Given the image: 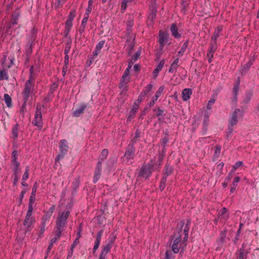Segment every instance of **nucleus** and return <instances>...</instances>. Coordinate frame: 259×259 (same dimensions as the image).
Instances as JSON below:
<instances>
[{
    "mask_svg": "<svg viewBox=\"0 0 259 259\" xmlns=\"http://www.w3.org/2000/svg\"><path fill=\"white\" fill-rule=\"evenodd\" d=\"M70 216L68 210L60 211L56 218L55 230L63 232L65 228L67 219Z\"/></svg>",
    "mask_w": 259,
    "mask_h": 259,
    "instance_id": "obj_3",
    "label": "nucleus"
},
{
    "mask_svg": "<svg viewBox=\"0 0 259 259\" xmlns=\"http://www.w3.org/2000/svg\"><path fill=\"white\" fill-rule=\"evenodd\" d=\"M179 61V58H177L174 61V62L170 65V68L169 69V70H168L169 72L174 73L176 71V69H177V68L179 66V64H178Z\"/></svg>",
    "mask_w": 259,
    "mask_h": 259,
    "instance_id": "obj_21",
    "label": "nucleus"
},
{
    "mask_svg": "<svg viewBox=\"0 0 259 259\" xmlns=\"http://www.w3.org/2000/svg\"><path fill=\"white\" fill-rule=\"evenodd\" d=\"M5 102L8 107L12 106V99L11 97L7 94L4 95Z\"/></svg>",
    "mask_w": 259,
    "mask_h": 259,
    "instance_id": "obj_32",
    "label": "nucleus"
},
{
    "mask_svg": "<svg viewBox=\"0 0 259 259\" xmlns=\"http://www.w3.org/2000/svg\"><path fill=\"white\" fill-rule=\"evenodd\" d=\"M69 57L68 55H65L64 58V65L65 66L66 69L68 68L69 64Z\"/></svg>",
    "mask_w": 259,
    "mask_h": 259,
    "instance_id": "obj_53",
    "label": "nucleus"
},
{
    "mask_svg": "<svg viewBox=\"0 0 259 259\" xmlns=\"http://www.w3.org/2000/svg\"><path fill=\"white\" fill-rule=\"evenodd\" d=\"M164 63H165V61H164V60L163 59L156 66L155 69L153 70V75L154 78H156L157 77L159 71L163 68V67L164 65Z\"/></svg>",
    "mask_w": 259,
    "mask_h": 259,
    "instance_id": "obj_13",
    "label": "nucleus"
},
{
    "mask_svg": "<svg viewBox=\"0 0 259 259\" xmlns=\"http://www.w3.org/2000/svg\"><path fill=\"white\" fill-rule=\"evenodd\" d=\"M74 187L76 188L79 187V180L78 178H75L73 182Z\"/></svg>",
    "mask_w": 259,
    "mask_h": 259,
    "instance_id": "obj_60",
    "label": "nucleus"
},
{
    "mask_svg": "<svg viewBox=\"0 0 259 259\" xmlns=\"http://www.w3.org/2000/svg\"><path fill=\"white\" fill-rule=\"evenodd\" d=\"M242 164V162L240 161H237L233 165L234 169H236Z\"/></svg>",
    "mask_w": 259,
    "mask_h": 259,
    "instance_id": "obj_59",
    "label": "nucleus"
},
{
    "mask_svg": "<svg viewBox=\"0 0 259 259\" xmlns=\"http://www.w3.org/2000/svg\"><path fill=\"white\" fill-rule=\"evenodd\" d=\"M105 44V41L102 40L100 41L96 46V49H98V50H100V51L103 47Z\"/></svg>",
    "mask_w": 259,
    "mask_h": 259,
    "instance_id": "obj_51",
    "label": "nucleus"
},
{
    "mask_svg": "<svg viewBox=\"0 0 259 259\" xmlns=\"http://www.w3.org/2000/svg\"><path fill=\"white\" fill-rule=\"evenodd\" d=\"M252 65V61H249L247 63H246L243 66V67H242V68L241 69V73H245L246 72H247L249 69V68H250V67Z\"/></svg>",
    "mask_w": 259,
    "mask_h": 259,
    "instance_id": "obj_31",
    "label": "nucleus"
},
{
    "mask_svg": "<svg viewBox=\"0 0 259 259\" xmlns=\"http://www.w3.org/2000/svg\"><path fill=\"white\" fill-rule=\"evenodd\" d=\"M20 164L17 161L12 162L13 171L14 176H19L20 169L19 168Z\"/></svg>",
    "mask_w": 259,
    "mask_h": 259,
    "instance_id": "obj_20",
    "label": "nucleus"
},
{
    "mask_svg": "<svg viewBox=\"0 0 259 259\" xmlns=\"http://www.w3.org/2000/svg\"><path fill=\"white\" fill-rule=\"evenodd\" d=\"M166 182V177H163L162 179L161 180L160 185H159V189L161 190V191H162L164 190Z\"/></svg>",
    "mask_w": 259,
    "mask_h": 259,
    "instance_id": "obj_40",
    "label": "nucleus"
},
{
    "mask_svg": "<svg viewBox=\"0 0 259 259\" xmlns=\"http://www.w3.org/2000/svg\"><path fill=\"white\" fill-rule=\"evenodd\" d=\"M217 215L220 222L225 223L229 218L228 210L226 207H223L218 211Z\"/></svg>",
    "mask_w": 259,
    "mask_h": 259,
    "instance_id": "obj_9",
    "label": "nucleus"
},
{
    "mask_svg": "<svg viewBox=\"0 0 259 259\" xmlns=\"http://www.w3.org/2000/svg\"><path fill=\"white\" fill-rule=\"evenodd\" d=\"M18 128L19 125L18 124H15L12 128V137L14 139L17 138L18 136Z\"/></svg>",
    "mask_w": 259,
    "mask_h": 259,
    "instance_id": "obj_26",
    "label": "nucleus"
},
{
    "mask_svg": "<svg viewBox=\"0 0 259 259\" xmlns=\"http://www.w3.org/2000/svg\"><path fill=\"white\" fill-rule=\"evenodd\" d=\"M135 149L134 144H130L127 147L126 150L124 153V156L127 159H133L135 156Z\"/></svg>",
    "mask_w": 259,
    "mask_h": 259,
    "instance_id": "obj_11",
    "label": "nucleus"
},
{
    "mask_svg": "<svg viewBox=\"0 0 259 259\" xmlns=\"http://www.w3.org/2000/svg\"><path fill=\"white\" fill-rule=\"evenodd\" d=\"M217 42H212L211 43L210 46L209 48V50L208 52H211V53H214L217 50Z\"/></svg>",
    "mask_w": 259,
    "mask_h": 259,
    "instance_id": "obj_39",
    "label": "nucleus"
},
{
    "mask_svg": "<svg viewBox=\"0 0 259 259\" xmlns=\"http://www.w3.org/2000/svg\"><path fill=\"white\" fill-rule=\"evenodd\" d=\"M72 25V21L67 19L66 22V29L69 30Z\"/></svg>",
    "mask_w": 259,
    "mask_h": 259,
    "instance_id": "obj_48",
    "label": "nucleus"
},
{
    "mask_svg": "<svg viewBox=\"0 0 259 259\" xmlns=\"http://www.w3.org/2000/svg\"><path fill=\"white\" fill-rule=\"evenodd\" d=\"M65 0H56V8H58L60 6L63 5L65 3Z\"/></svg>",
    "mask_w": 259,
    "mask_h": 259,
    "instance_id": "obj_52",
    "label": "nucleus"
},
{
    "mask_svg": "<svg viewBox=\"0 0 259 259\" xmlns=\"http://www.w3.org/2000/svg\"><path fill=\"white\" fill-rule=\"evenodd\" d=\"M239 80H238V81L234 84L233 89L234 97L236 99H237V96L239 90Z\"/></svg>",
    "mask_w": 259,
    "mask_h": 259,
    "instance_id": "obj_30",
    "label": "nucleus"
},
{
    "mask_svg": "<svg viewBox=\"0 0 259 259\" xmlns=\"http://www.w3.org/2000/svg\"><path fill=\"white\" fill-rule=\"evenodd\" d=\"M209 115L205 113L204 115V120L203 121V132L204 134L206 133L207 130V126L209 123Z\"/></svg>",
    "mask_w": 259,
    "mask_h": 259,
    "instance_id": "obj_22",
    "label": "nucleus"
},
{
    "mask_svg": "<svg viewBox=\"0 0 259 259\" xmlns=\"http://www.w3.org/2000/svg\"><path fill=\"white\" fill-rule=\"evenodd\" d=\"M31 36L29 37V41L32 43L34 40L36 35V32L34 30L31 31Z\"/></svg>",
    "mask_w": 259,
    "mask_h": 259,
    "instance_id": "obj_45",
    "label": "nucleus"
},
{
    "mask_svg": "<svg viewBox=\"0 0 259 259\" xmlns=\"http://www.w3.org/2000/svg\"><path fill=\"white\" fill-rule=\"evenodd\" d=\"M242 116V112L239 109H236L232 113L229 119L228 136L232 134L233 126L237 124L239 118Z\"/></svg>",
    "mask_w": 259,
    "mask_h": 259,
    "instance_id": "obj_4",
    "label": "nucleus"
},
{
    "mask_svg": "<svg viewBox=\"0 0 259 259\" xmlns=\"http://www.w3.org/2000/svg\"><path fill=\"white\" fill-rule=\"evenodd\" d=\"M153 88V85L151 84H149L147 85L142 91V92L140 95V98H142V97H145L146 95H147L150 91L152 90Z\"/></svg>",
    "mask_w": 259,
    "mask_h": 259,
    "instance_id": "obj_23",
    "label": "nucleus"
},
{
    "mask_svg": "<svg viewBox=\"0 0 259 259\" xmlns=\"http://www.w3.org/2000/svg\"><path fill=\"white\" fill-rule=\"evenodd\" d=\"M133 0H122L121 3V12L123 13L126 9L127 3L132 2Z\"/></svg>",
    "mask_w": 259,
    "mask_h": 259,
    "instance_id": "obj_33",
    "label": "nucleus"
},
{
    "mask_svg": "<svg viewBox=\"0 0 259 259\" xmlns=\"http://www.w3.org/2000/svg\"><path fill=\"white\" fill-rule=\"evenodd\" d=\"M153 164H149L148 165L143 166L140 171L139 176L147 179L152 174L153 169Z\"/></svg>",
    "mask_w": 259,
    "mask_h": 259,
    "instance_id": "obj_7",
    "label": "nucleus"
},
{
    "mask_svg": "<svg viewBox=\"0 0 259 259\" xmlns=\"http://www.w3.org/2000/svg\"><path fill=\"white\" fill-rule=\"evenodd\" d=\"M75 15H75V11L73 10V11H70L68 19L73 21V20L74 19V18L75 17Z\"/></svg>",
    "mask_w": 259,
    "mask_h": 259,
    "instance_id": "obj_49",
    "label": "nucleus"
},
{
    "mask_svg": "<svg viewBox=\"0 0 259 259\" xmlns=\"http://www.w3.org/2000/svg\"><path fill=\"white\" fill-rule=\"evenodd\" d=\"M188 46V40H186L184 44L183 45L182 47H181L180 50L178 53V56L179 57L182 56L184 54V53L185 52L186 49L187 48Z\"/></svg>",
    "mask_w": 259,
    "mask_h": 259,
    "instance_id": "obj_24",
    "label": "nucleus"
},
{
    "mask_svg": "<svg viewBox=\"0 0 259 259\" xmlns=\"http://www.w3.org/2000/svg\"><path fill=\"white\" fill-rule=\"evenodd\" d=\"M110 252V246H103L99 259H106L107 254Z\"/></svg>",
    "mask_w": 259,
    "mask_h": 259,
    "instance_id": "obj_18",
    "label": "nucleus"
},
{
    "mask_svg": "<svg viewBox=\"0 0 259 259\" xmlns=\"http://www.w3.org/2000/svg\"><path fill=\"white\" fill-rule=\"evenodd\" d=\"M32 124L37 126L39 130H41L42 127L43 122L42 115L41 112L40 105L37 104L36 107V111L34 114V118L32 120Z\"/></svg>",
    "mask_w": 259,
    "mask_h": 259,
    "instance_id": "obj_5",
    "label": "nucleus"
},
{
    "mask_svg": "<svg viewBox=\"0 0 259 259\" xmlns=\"http://www.w3.org/2000/svg\"><path fill=\"white\" fill-rule=\"evenodd\" d=\"M226 238V233L225 232H222L220 235V239L222 242H223Z\"/></svg>",
    "mask_w": 259,
    "mask_h": 259,
    "instance_id": "obj_63",
    "label": "nucleus"
},
{
    "mask_svg": "<svg viewBox=\"0 0 259 259\" xmlns=\"http://www.w3.org/2000/svg\"><path fill=\"white\" fill-rule=\"evenodd\" d=\"M172 171V167L169 165H166L164 169L163 177H166V178L167 176L171 174Z\"/></svg>",
    "mask_w": 259,
    "mask_h": 259,
    "instance_id": "obj_27",
    "label": "nucleus"
},
{
    "mask_svg": "<svg viewBox=\"0 0 259 259\" xmlns=\"http://www.w3.org/2000/svg\"><path fill=\"white\" fill-rule=\"evenodd\" d=\"M68 146L67 141L65 140H61L59 142V150L61 154H59L56 158V160L63 158L65 154L68 152Z\"/></svg>",
    "mask_w": 259,
    "mask_h": 259,
    "instance_id": "obj_8",
    "label": "nucleus"
},
{
    "mask_svg": "<svg viewBox=\"0 0 259 259\" xmlns=\"http://www.w3.org/2000/svg\"><path fill=\"white\" fill-rule=\"evenodd\" d=\"M62 232L55 230V236L51 240L50 243L51 245H53L56 241L61 237L62 235Z\"/></svg>",
    "mask_w": 259,
    "mask_h": 259,
    "instance_id": "obj_25",
    "label": "nucleus"
},
{
    "mask_svg": "<svg viewBox=\"0 0 259 259\" xmlns=\"http://www.w3.org/2000/svg\"><path fill=\"white\" fill-rule=\"evenodd\" d=\"M101 169H102V164L100 162H98L97 167L96 168L94 178H93V182L94 183H97V182L99 180V179L100 178L101 174Z\"/></svg>",
    "mask_w": 259,
    "mask_h": 259,
    "instance_id": "obj_12",
    "label": "nucleus"
},
{
    "mask_svg": "<svg viewBox=\"0 0 259 259\" xmlns=\"http://www.w3.org/2000/svg\"><path fill=\"white\" fill-rule=\"evenodd\" d=\"M33 207L31 205L29 207L26 213L23 225L27 230L32 227L35 222V219L32 217Z\"/></svg>",
    "mask_w": 259,
    "mask_h": 259,
    "instance_id": "obj_6",
    "label": "nucleus"
},
{
    "mask_svg": "<svg viewBox=\"0 0 259 259\" xmlns=\"http://www.w3.org/2000/svg\"><path fill=\"white\" fill-rule=\"evenodd\" d=\"M164 86L162 85L159 88L158 91L156 93L160 96L161 95V94L162 93V92L164 90Z\"/></svg>",
    "mask_w": 259,
    "mask_h": 259,
    "instance_id": "obj_61",
    "label": "nucleus"
},
{
    "mask_svg": "<svg viewBox=\"0 0 259 259\" xmlns=\"http://www.w3.org/2000/svg\"><path fill=\"white\" fill-rule=\"evenodd\" d=\"M35 196H36V193H33V192H31V196L29 199V203L28 205V207L30 206V205H31L33 207V203L35 201Z\"/></svg>",
    "mask_w": 259,
    "mask_h": 259,
    "instance_id": "obj_41",
    "label": "nucleus"
},
{
    "mask_svg": "<svg viewBox=\"0 0 259 259\" xmlns=\"http://www.w3.org/2000/svg\"><path fill=\"white\" fill-rule=\"evenodd\" d=\"M88 19H87L86 18H83L82 20V22H81V26L80 27L82 28V30H83L86 26V25H87V22H88Z\"/></svg>",
    "mask_w": 259,
    "mask_h": 259,
    "instance_id": "obj_50",
    "label": "nucleus"
},
{
    "mask_svg": "<svg viewBox=\"0 0 259 259\" xmlns=\"http://www.w3.org/2000/svg\"><path fill=\"white\" fill-rule=\"evenodd\" d=\"M247 254L245 252L244 249L243 248H241L239 251V259H244L246 258Z\"/></svg>",
    "mask_w": 259,
    "mask_h": 259,
    "instance_id": "obj_35",
    "label": "nucleus"
},
{
    "mask_svg": "<svg viewBox=\"0 0 259 259\" xmlns=\"http://www.w3.org/2000/svg\"><path fill=\"white\" fill-rule=\"evenodd\" d=\"M29 168L27 166L25 169V172L22 176V181H26L29 177Z\"/></svg>",
    "mask_w": 259,
    "mask_h": 259,
    "instance_id": "obj_42",
    "label": "nucleus"
},
{
    "mask_svg": "<svg viewBox=\"0 0 259 259\" xmlns=\"http://www.w3.org/2000/svg\"><path fill=\"white\" fill-rule=\"evenodd\" d=\"M165 153V150L164 147L162 148L161 152L159 153L158 155V162L159 164L160 165L162 162L163 158Z\"/></svg>",
    "mask_w": 259,
    "mask_h": 259,
    "instance_id": "obj_29",
    "label": "nucleus"
},
{
    "mask_svg": "<svg viewBox=\"0 0 259 259\" xmlns=\"http://www.w3.org/2000/svg\"><path fill=\"white\" fill-rule=\"evenodd\" d=\"M8 79V75L6 71L4 70L0 71V80Z\"/></svg>",
    "mask_w": 259,
    "mask_h": 259,
    "instance_id": "obj_38",
    "label": "nucleus"
},
{
    "mask_svg": "<svg viewBox=\"0 0 259 259\" xmlns=\"http://www.w3.org/2000/svg\"><path fill=\"white\" fill-rule=\"evenodd\" d=\"M108 154V151L107 149H103L101 153V154L103 156H105V157H107Z\"/></svg>",
    "mask_w": 259,
    "mask_h": 259,
    "instance_id": "obj_64",
    "label": "nucleus"
},
{
    "mask_svg": "<svg viewBox=\"0 0 259 259\" xmlns=\"http://www.w3.org/2000/svg\"><path fill=\"white\" fill-rule=\"evenodd\" d=\"M141 52L140 51L137 52L134 55V56L132 57V60H133L135 61L137 60L139 58Z\"/></svg>",
    "mask_w": 259,
    "mask_h": 259,
    "instance_id": "obj_56",
    "label": "nucleus"
},
{
    "mask_svg": "<svg viewBox=\"0 0 259 259\" xmlns=\"http://www.w3.org/2000/svg\"><path fill=\"white\" fill-rule=\"evenodd\" d=\"M133 24H134L133 18L132 17H130L126 22L127 29L128 31L131 30V29L132 28V27L133 26Z\"/></svg>",
    "mask_w": 259,
    "mask_h": 259,
    "instance_id": "obj_37",
    "label": "nucleus"
},
{
    "mask_svg": "<svg viewBox=\"0 0 259 259\" xmlns=\"http://www.w3.org/2000/svg\"><path fill=\"white\" fill-rule=\"evenodd\" d=\"M215 100L214 99H211L208 102L207 105V109L210 110L211 109L212 105L215 103Z\"/></svg>",
    "mask_w": 259,
    "mask_h": 259,
    "instance_id": "obj_46",
    "label": "nucleus"
},
{
    "mask_svg": "<svg viewBox=\"0 0 259 259\" xmlns=\"http://www.w3.org/2000/svg\"><path fill=\"white\" fill-rule=\"evenodd\" d=\"M50 218V215H48L47 214L44 215L42 218V224H45L46 225V223L49 221Z\"/></svg>",
    "mask_w": 259,
    "mask_h": 259,
    "instance_id": "obj_57",
    "label": "nucleus"
},
{
    "mask_svg": "<svg viewBox=\"0 0 259 259\" xmlns=\"http://www.w3.org/2000/svg\"><path fill=\"white\" fill-rule=\"evenodd\" d=\"M169 34L162 31H159L158 36V42L160 45V49H163L164 46L168 44Z\"/></svg>",
    "mask_w": 259,
    "mask_h": 259,
    "instance_id": "obj_10",
    "label": "nucleus"
},
{
    "mask_svg": "<svg viewBox=\"0 0 259 259\" xmlns=\"http://www.w3.org/2000/svg\"><path fill=\"white\" fill-rule=\"evenodd\" d=\"M185 225L184 221H181L177 224L176 232L172 237L173 240L171 244V249L175 253H177L181 250L183 251L187 245V241L188 238L189 229L186 227L184 230L185 237L182 240V229Z\"/></svg>",
    "mask_w": 259,
    "mask_h": 259,
    "instance_id": "obj_1",
    "label": "nucleus"
},
{
    "mask_svg": "<svg viewBox=\"0 0 259 259\" xmlns=\"http://www.w3.org/2000/svg\"><path fill=\"white\" fill-rule=\"evenodd\" d=\"M70 45L69 44H67L66 45V46L64 49V54L65 55H68V53L70 51Z\"/></svg>",
    "mask_w": 259,
    "mask_h": 259,
    "instance_id": "obj_55",
    "label": "nucleus"
},
{
    "mask_svg": "<svg viewBox=\"0 0 259 259\" xmlns=\"http://www.w3.org/2000/svg\"><path fill=\"white\" fill-rule=\"evenodd\" d=\"M192 94V91L191 89H185L182 92V99L184 101H186L190 98Z\"/></svg>",
    "mask_w": 259,
    "mask_h": 259,
    "instance_id": "obj_16",
    "label": "nucleus"
},
{
    "mask_svg": "<svg viewBox=\"0 0 259 259\" xmlns=\"http://www.w3.org/2000/svg\"><path fill=\"white\" fill-rule=\"evenodd\" d=\"M240 178L238 176H236L235 177L234 180L232 183V186L231 188L230 191L231 192L233 193L236 189V188L237 186V184L240 181Z\"/></svg>",
    "mask_w": 259,
    "mask_h": 259,
    "instance_id": "obj_28",
    "label": "nucleus"
},
{
    "mask_svg": "<svg viewBox=\"0 0 259 259\" xmlns=\"http://www.w3.org/2000/svg\"><path fill=\"white\" fill-rule=\"evenodd\" d=\"M223 30V26L218 27L215 30L211 37V41L216 42L217 38L220 36L221 32Z\"/></svg>",
    "mask_w": 259,
    "mask_h": 259,
    "instance_id": "obj_17",
    "label": "nucleus"
},
{
    "mask_svg": "<svg viewBox=\"0 0 259 259\" xmlns=\"http://www.w3.org/2000/svg\"><path fill=\"white\" fill-rule=\"evenodd\" d=\"M109 239V240L108 242L104 246H110V250L112 247V245L115 240V237L114 235H112V236H110Z\"/></svg>",
    "mask_w": 259,
    "mask_h": 259,
    "instance_id": "obj_36",
    "label": "nucleus"
},
{
    "mask_svg": "<svg viewBox=\"0 0 259 259\" xmlns=\"http://www.w3.org/2000/svg\"><path fill=\"white\" fill-rule=\"evenodd\" d=\"M45 228H46V225L45 224H41L40 228V230L39 231V232L38 233V236L39 237H42V236L45 232Z\"/></svg>",
    "mask_w": 259,
    "mask_h": 259,
    "instance_id": "obj_43",
    "label": "nucleus"
},
{
    "mask_svg": "<svg viewBox=\"0 0 259 259\" xmlns=\"http://www.w3.org/2000/svg\"><path fill=\"white\" fill-rule=\"evenodd\" d=\"M207 57L208 58V61L209 63L211 62L212 59L213 57V54L211 52H208L207 54Z\"/></svg>",
    "mask_w": 259,
    "mask_h": 259,
    "instance_id": "obj_58",
    "label": "nucleus"
},
{
    "mask_svg": "<svg viewBox=\"0 0 259 259\" xmlns=\"http://www.w3.org/2000/svg\"><path fill=\"white\" fill-rule=\"evenodd\" d=\"M30 78L26 82L25 88L22 93L24 97V104L21 109L22 112H23V109L25 107L26 103L27 101L30 94L32 92L33 89L34 88V78L32 77L33 66H32L30 69Z\"/></svg>",
    "mask_w": 259,
    "mask_h": 259,
    "instance_id": "obj_2",
    "label": "nucleus"
},
{
    "mask_svg": "<svg viewBox=\"0 0 259 259\" xmlns=\"http://www.w3.org/2000/svg\"><path fill=\"white\" fill-rule=\"evenodd\" d=\"M19 17V13L18 12H15L12 17L11 23L13 25H15L17 23V20Z\"/></svg>",
    "mask_w": 259,
    "mask_h": 259,
    "instance_id": "obj_34",
    "label": "nucleus"
},
{
    "mask_svg": "<svg viewBox=\"0 0 259 259\" xmlns=\"http://www.w3.org/2000/svg\"><path fill=\"white\" fill-rule=\"evenodd\" d=\"M17 152L16 151H13V153H12V162H14L15 161H17L16 159H17Z\"/></svg>",
    "mask_w": 259,
    "mask_h": 259,
    "instance_id": "obj_62",
    "label": "nucleus"
},
{
    "mask_svg": "<svg viewBox=\"0 0 259 259\" xmlns=\"http://www.w3.org/2000/svg\"><path fill=\"white\" fill-rule=\"evenodd\" d=\"M171 35L175 38H178L181 37V34L178 32V28L175 24H172L170 27Z\"/></svg>",
    "mask_w": 259,
    "mask_h": 259,
    "instance_id": "obj_19",
    "label": "nucleus"
},
{
    "mask_svg": "<svg viewBox=\"0 0 259 259\" xmlns=\"http://www.w3.org/2000/svg\"><path fill=\"white\" fill-rule=\"evenodd\" d=\"M102 234H103V231L102 230L100 231L97 233V237H96V240H95V242L96 243L100 244V242H101Z\"/></svg>",
    "mask_w": 259,
    "mask_h": 259,
    "instance_id": "obj_44",
    "label": "nucleus"
},
{
    "mask_svg": "<svg viewBox=\"0 0 259 259\" xmlns=\"http://www.w3.org/2000/svg\"><path fill=\"white\" fill-rule=\"evenodd\" d=\"M130 80V76H124L122 75L121 79L120 80L119 87L123 90H125L126 88V85Z\"/></svg>",
    "mask_w": 259,
    "mask_h": 259,
    "instance_id": "obj_15",
    "label": "nucleus"
},
{
    "mask_svg": "<svg viewBox=\"0 0 259 259\" xmlns=\"http://www.w3.org/2000/svg\"><path fill=\"white\" fill-rule=\"evenodd\" d=\"M87 105L86 104H81L79 108L75 110L73 112V115L75 117H79L82 114L84 110L87 108Z\"/></svg>",
    "mask_w": 259,
    "mask_h": 259,
    "instance_id": "obj_14",
    "label": "nucleus"
},
{
    "mask_svg": "<svg viewBox=\"0 0 259 259\" xmlns=\"http://www.w3.org/2000/svg\"><path fill=\"white\" fill-rule=\"evenodd\" d=\"M174 256L172 255L170 250H167L165 252V259H174Z\"/></svg>",
    "mask_w": 259,
    "mask_h": 259,
    "instance_id": "obj_47",
    "label": "nucleus"
},
{
    "mask_svg": "<svg viewBox=\"0 0 259 259\" xmlns=\"http://www.w3.org/2000/svg\"><path fill=\"white\" fill-rule=\"evenodd\" d=\"M78 238H76V239L74 241L73 244L71 245V253H73L74 248L77 245V244L79 243Z\"/></svg>",
    "mask_w": 259,
    "mask_h": 259,
    "instance_id": "obj_54",
    "label": "nucleus"
}]
</instances>
